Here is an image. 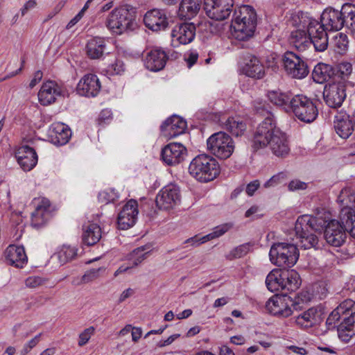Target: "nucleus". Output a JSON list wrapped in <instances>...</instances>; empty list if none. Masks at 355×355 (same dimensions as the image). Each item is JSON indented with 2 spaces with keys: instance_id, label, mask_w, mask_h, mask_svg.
<instances>
[{
  "instance_id": "20",
  "label": "nucleus",
  "mask_w": 355,
  "mask_h": 355,
  "mask_svg": "<svg viewBox=\"0 0 355 355\" xmlns=\"http://www.w3.org/2000/svg\"><path fill=\"white\" fill-rule=\"evenodd\" d=\"M138 204L135 200L131 199L123 207L119 213L117 224L121 230H128L132 227L137 219Z\"/></svg>"
},
{
  "instance_id": "34",
  "label": "nucleus",
  "mask_w": 355,
  "mask_h": 355,
  "mask_svg": "<svg viewBox=\"0 0 355 355\" xmlns=\"http://www.w3.org/2000/svg\"><path fill=\"white\" fill-rule=\"evenodd\" d=\"M202 0H182L178 15L181 19H191L198 13Z\"/></svg>"
},
{
  "instance_id": "8",
  "label": "nucleus",
  "mask_w": 355,
  "mask_h": 355,
  "mask_svg": "<svg viewBox=\"0 0 355 355\" xmlns=\"http://www.w3.org/2000/svg\"><path fill=\"white\" fill-rule=\"evenodd\" d=\"M299 255L297 246L288 243H274L269 252L270 261L282 269L293 267L297 263Z\"/></svg>"
},
{
  "instance_id": "41",
  "label": "nucleus",
  "mask_w": 355,
  "mask_h": 355,
  "mask_svg": "<svg viewBox=\"0 0 355 355\" xmlns=\"http://www.w3.org/2000/svg\"><path fill=\"white\" fill-rule=\"evenodd\" d=\"M266 285L270 292L283 291V282L282 281V269H273L267 275Z\"/></svg>"
},
{
  "instance_id": "13",
  "label": "nucleus",
  "mask_w": 355,
  "mask_h": 355,
  "mask_svg": "<svg viewBox=\"0 0 355 355\" xmlns=\"http://www.w3.org/2000/svg\"><path fill=\"white\" fill-rule=\"evenodd\" d=\"M345 4L340 10L333 8H326L321 15V24L327 31H338L346 26L347 15L345 14Z\"/></svg>"
},
{
  "instance_id": "12",
  "label": "nucleus",
  "mask_w": 355,
  "mask_h": 355,
  "mask_svg": "<svg viewBox=\"0 0 355 355\" xmlns=\"http://www.w3.org/2000/svg\"><path fill=\"white\" fill-rule=\"evenodd\" d=\"M347 85L342 83L332 82L325 85L323 90V99L330 108L338 110L345 101Z\"/></svg>"
},
{
  "instance_id": "5",
  "label": "nucleus",
  "mask_w": 355,
  "mask_h": 355,
  "mask_svg": "<svg viewBox=\"0 0 355 355\" xmlns=\"http://www.w3.org/2000/svg\"><path fill=\"white\" fill-rule=\"evenodd\" d=\"M256 26L257 14L252 6L243 5L234 10L231 27L237 40L245 41L252 37Z\"/></svg>"
},
{
  "instance_id": "57",
  "label": "nucleus",
  "mask_w": 355,
  "mask_h": 355,
  "mask_svg": "<svg viewBox=\"0 0 355 355\" xmlns=\"http://www.w3.org/2000/svg\"><path fill=\"white\" fill-rule=\"evenodd\" d=\"M259 185L260 184L259 180H254L248 184L245 190L248 195L252 196L254 193V192L258 189Z\"/></svg>"
},
{
  "instance_id": "46",
  "label": "nucleus",
  "mask_w": 355,
  "mask_h": 355,
  "mask_svg": "<svg viewBox=\"0 0 355 355\" xmlns=\"http://www.w3.org/2000/svg\"><path fill=\"white\" fill-rule=\"evenodd\" d=\"M119 198L117 192L114 189H107L98 193V201L101 203L107 204L114 202Z\"/></svg>"
},
{
  "instance_id": "17",
  "label": "nucleus",
  "mask_w": 355,
  "mask_h": 355,
  "mask_svg": "<svg viewBox=\"0 0 355 355\" xmlns=\"http://www.w3.org/2000/svg\"><path fill=\"white\" fill-rule=\"evenodd\" d=\"M187 153L186 147L181 143L172 142L162 148L161 158L166 164L175 166L184 159Z\"/></svg>"
},
{
  "instance_id": "52",
  "label": "nucleus",
  "mask_w": 355,
  "mask_h": 355,
  "mask_svg": "<svg viewBox=\"0 0 355 355\" xmlns=\"http://www.w3.org/2000/svg\"><path fill=\"white\" fill-rule=\"evenodd\" d=\"M94 333V328L93 327H89V328L85 329L79 335L78 345L81 347L85 345L89 341Z\"/></svg>"
},
{
  "instance_id": "59",
  "label": "nucleus",
  "mask_w": 355,
  "mask_h": 355,
  "mask_svg": "<svg viewBox=\"0 0 355 355\" xmlns=\"http://www.w3.org/2000/svg\"><path fill=\"white\" fill-rule=\"evenodd\" d=\"M42 72L41 71H37L35 73H34V77L31 80L30 84H29V87L30 88H33L37 84V83H39L42 78Z\"/></svg>"
},
{
  "instance_id": "4",
  "label": "nucleus",
  "mask_w": 355,
  "mask_h": 355,
  "mask_svg": "<svg viewBox=\"0 0 355 355\" xmlns=\"http://www.w3.org/2000/svg\"><path fill=\"white\" fill-rule=\"evenodd\" d=\"M311 300V295L302 291L295 295L294 298L284 294L274 295L266 303V309L271 315L284 318L293 314L294 311H300Z\"/></svg>"
},
{
  "instance_id": "15",
  "label": "nucleus",
  "mask_w": 355,
  "mask_h": 355,
  "mask_svg": "<svg viewBox=\"0 0 355 355\" xmlns=\"http://www.w3.org/2000/svg\"><path fill=\"white\" fill-rule=\"evenodd\" d=\"M233 0H204V9L207 16L216 21L227 19L232 11Z\"/></svg>"
},
{
  "instance_id": "24",
  "label": "nucleus",
  "mask_w": 355,
  "mask_h": 355,
  "mask_svg": "<svg viewBox=\"0 0 355 355\" xmlns=\"http://www.w3.org/2000/svg\"><path fill=\"white\" fill-rule=\"evenodd\" d=\"M187 122L178 115L168 118L161 125L162 135L168 138H174L185 132Z\"/></svg>"
},
{
  "instance_id": "43",
  "label": "nucleus",
  "mask_w": 355,
  "mask_h": 355,
  "mask_svg": "<svg viewBox=\"0 0 355 355\" xmlns=\"http://www.w3.org/2000/svg\"><path fill=\"white\" fill-rule=\"evenodd\" d=\"M345 14L347 15L346 27L355 39V5L345 3Z\"/></svg>"
},
{
  "instance_id": "60",
  "label": "nucleus",
  "mask_w": 355,
  "mask_h": 355,
  "mask_svg": "<svg viewBox=\"0 0 355 355\" xmlns=\"http://www.w3.org/2000/svg\"><path fill=\"white\" fill-rule=\"evenodd\" d=\"M84 16L82 12H79L73 18H72L68 24L67 25V28L70 29L72 28L74 25H76Z\"/></svg>"
},
{
  "instance_id": "21",
  "label": "nucleus",
  "mask_w": 355,
  "mask_h": 355,
  "mask_svg": "<svg viewBox=\"0 0 355 355\" xmlns=\"http://www.w3.org/2000/svg\"><path fill=\"white\" fill-rule=\"evenodd\" d=\"M54 210L49 199L42 198L31 214L32 226L37 229L42 227L51 218Z\"/></svg>"
},
{
  "instance_id": "62",
  "label": "nucleus",
  "mask_w": 355,
  "mask_h": 355,
  "mask_svg": "<svg viewBox=\"0 0 355 355\" xmlns=\"http://www.w3.org/2000/svg\"><path fill=\"white\" fill-rule=\"evenodd\" d=\"M134 293V291L132 288H128L125 290L121 294L119 297V302H122L124 300H125L127 298L132 295Z\"/></svg>"
},
{
  "instance_id": "27",
  "label": "nucleus",
  "mask_w": 355,
  "mask_h": 355,
  "mask_svg": "<svg viewBox=\"0 0 355 355\" xmlns=\"http://www.w3.org/2000/svg\"><path fill=\"white\" fill-rule=\"evenodd\" d=\"M15 156L19 164L24 171H31L37 163V155L35 150L27 145L20 146L17 149Z\"/></svg>"
},
{
  "instance_id": "37",
  "label": "nucleus",
  "mask_w": 355,
  "mask_h": 355,
  "mask_svg": "<svg viewBox=\"0 0 355 355\" xmlns=\"http://www.w3.org/2000/svg\"><path fill=\"white\" fill-rule=\"evenodd\" d=\"M106 51V41L102 37H95L86 45L87 55L91 59H99Z\"/></svg>"
},
{
  "instance_id": "16",
  "label": "nucleus",
  "mask_w": 355,
  "mask_h": 355,
  "mask_svg": "<svg viewBox=\"0 0 355 355\" xmlns=\"http://www.w3.org/2000/svg\"><path fill=\"white\" fill-rule=\"evenodd\" d=\"M180 202L179 188L170 184L164 187L157 195L155 202L159 209H173Z\"/></svg>"
},
{
  "instance_id": "42",
  "label": "nucleus",
  "mask_w": 355,
  "mask_h": 355,
  "mask_svg": "<svg viewBox=\"0 0 355 355\" xmlns=\"http://www.w3.org/2000/svg\"><path fill=\"white\" fill-rule=\"evenodd\" d=\"M226 129L233 135L239 137L246 130V124L243 121L236 118H229L225 123Z\"/></svg>"
},
{
  "instance_id": "28",
  "label": "nucleus",
  "mask_w": 355,
  "mask_h": 355,
  "mask_svg": "<svg viewBox=\"0 0 355 355\" xmlns=\"http://www.w3.org/2000/svg\"><path fill=\"white\" fill-rule=\"evenodd\" d=\"M196 31V27L193 23H182L174 27L171 37L181 44H187L193 40Z\"/></svg>"
},
{
  "instance_id": "40",
  "label": "nucleus",
  "mask_w": 355,
  "mask_h": 355,
  "mask_svg": "<svg viewBox=\"0 0 355 355\" xmlns=\"http://www.w3.org/2000/svg\"><path fill=\"white\" fill-rule=\"evenodd\" d=\"M334 81L347 85L348 78L352 72V65L350 62H343L338 66L334 67Z\"/></svg>"
},
{
  "instance_id": "26",
  "label": "nucleus",
  "mask_w": 355,
  "mask_h": 355,
  "mask_svg": "<svg viewBox=\"0 0 355 355\" xmlns=\"http://www.w3.org/2000/svg\"><path fill=\"white\" fill-rule=\"evenodd\" d=\"M244 61L242 71L245 75L254 79H261L265 76V67L257 57L247 54Z\"/></svg>"
},
{
  "instance_id": "53",
  "label": "nucleus",
  "mask_w": 355,
  "mask_h": 355,
  "mask_svg": "<svg viewBox=\"0 0 355 355\" xmlns=\"http://www.w3.org/2000/svg\"><path fill=\"white\" fill-rule=\"evenodd\" d=\"M44 282V280L38 276L29 277L25 281L26 286L29 288H36L43 284Z\"/></svg>"
},
{
  "instance_id": "45",
  "label": "nucleus",
  "mask_w": 355,
  "mask_h": 355,
  "mask_svg": "<svg viewBox=\"0 0 355 355\" xmlns=\"http://www.w3.org/2000/svg\"><path fill=\"white\" fill-rule=\"evenodd\" d=\"M250 243H245L234 248L227 255V259H239L246 255L250 250Z\"/></svg>"
},
{
  "instance_id": "11",
  "label": "nucleus",
  "mask_w": 355,
  "mask_h": 355,
  "mask_svg": "<svg viewBox=\"0 0 355 355\" xmlns=\"http://www.w3.org/2000/svg\"><path fill=\"white\" fill-rule=\"evenodd\" d=\"M337 202L340 207V219L349 228L355 220V189L351 187L343 189Z\"/></svg>"
},
{
  "instance_id": "64",
  "label": "nucleus",
  "mask_w": 355,
  "mask_h": 355,
  "mask_svg": "<svg viewBox=\"0 0 355 355\" xmlns=\"http://www.w3.org/2000/svg\"><path fill=\"white\" fill-rule=\"evenodd\" d=\"M192 314L191 309H186L177 315L178 319H184L189 318Z\"/></svg>"
},
{
  "instance_id": "23",
  "label": "nucleus",
  "mask_w": 355,
  "mask_h": 355,
  "mask_svg": "<svg viewBox=\"0 0 355 355\" xmlns=\"http://www.w3.org/2000/svg\"><path fill=\"white\" fill-rule=\"evenodd\" d=\"M101 83L96 75L88 73L85 75L78 82L76 91L83 96L95 97L101 90Z\"/></svg>"
},
{
  "instance_id": "6",
  "label": "nucleus",
  "mask_w": 355,
  "mask_h": 355,
  "mask_svg": "<svg viewBox=\"0 0 355 355\" xmlns=\"http://www.w3.org/2000/svg\"><path fill=\"white\" fill-rule=\"evenodd\" d=\"M220 171L217 160L205 153L196 156L189 166L190 175L201 182L214 180L220 174Z\"/></svg>"
},
{
  "instance_id": "14",
  "label": "nucleus",
  "mask_w": 355,
  "mask_h": 355,
  "mask_svg": "<svg viewBox=\"0 0 355 355\" xmlns=\"http://www.w3.org/2000/svg\"><path fill=\"white\" fill-rule=\"evenodd\" d=\"M282 61L286 71L292 78L301 79L306 77L309 72L307 64L293 52L286 51L283 55Z\"/></svg>"
},
{
  "instance_id": "50",
  "label": "nucleus",
  "mask_w": 355,
  "mask_h": 355,
  "mask_svg": "<svg viewBox=\"0 0 355 355\" xmlns=\"http://www.w3.org/2000/svg\"><path fill=\"white\" fill-rule=\"evenodd\" d=\"M125 70V67L123 60L116 59L114 62L107 66V71L111 75H121Z\"/></svg>"
},
{
  "instance_id": "1",
  "label": "nucleus",
  "mask_w": 355,
  "mask_h": 355,
  "mask_svg": "<svg viewBox=\"0 0 355 355\" xmlns=\"http://www.w3.org/2000/svg\"><path fill=\"white\" fill-rule=\"evenodd\" d=\"M326 221L318 223L315 217L304 215L300 216L295 225V231L300 239L301 248L310 249L317 248L318 238L313 233V231H318L320 227L324 226V238L327 243L334 247H340L347 238V233L355 238V220L349 225V228L340 219L329 220L326 225Z\"/></svg>"
},
{
  "instance_id": "58",
  "label": "nucleus",
  "mask_w": 355,
  "mask_h": 355,
  "mask_svg": "<svg viewBox=\"0 0 355 355\" xmlns=\"http://www.w3.org/2000/svg\"><path fill=\"white\" fill-rule=\"evenodd\" d=\"M180 336V334H173L170 336L167 339L160 340L158 343H157V346L159 347H163L167 345H171L176 338Z\"/></svg>"
},
{
  "instance_id": "44",
  "label": "nucleus",
  "mask_w": 355,
  "mask_h": 355,
  "mask_svg": "<svg viewBox=\"0 0 355 355\" xmlns=\"http://www.w3.org/2000/svg\"><path fill=\"white\" fill-rule=\"evenodd\" d=\"M77 255V249L71 246H63L58 252V257L60 263L63 265L65 263L73 259Z\"/></svg>"
},
{
  "instance_id": "9",
  "label": "nucleus",
  "mask_w": 355,
  "mask_h": 355,
  "mask_svg": "<svg viewBox=\"0 0 355 355\" xmlns=\"http://www.w3.org/2000/svg\"><path fill=\"white\" fill-rule=\"evenodd\" d=\"M291 101V110L296 118L304 123H311L318 115V110L313 100L305 95H294Z\"/></svg>"
},
{
  "instance_id": "51",
  "label": "nucleus",
  "mask_w": 355,
  "mask_h": 355,
  "mask_svg": "<svg viewBox=\"0 0 355 355\" xmlns=\"http://www.w3.org/2000/svg\"><path fill=\"white\" fill-rule=\"evenodd\" d=\"M335 46L338 49L337 51L339 53L345 51L348 46L347 36L343 33H339L338 36L335 37Z\"/></svg>"
},
{
  "instance_id": "18",
  "label": "nucleus",
  "mask_w": 355,
  "mask_h": 355,
  "mask_svg": "<svg viewBox=\"0 0 355 355\" xmlns=\"http://www.w3.org/2000/svg\"><path fill=\"white\" fill-rule=\"evenodd\" d=\"M324 306L319 305L295 315V318L297 324L304 328H309L320 324L324 320Z\"/></svg>"
},
{
  "instance_id": "30",
  "label": "nucleus",
  "mask_w": 355,
  "mask_h": 355,
  "mask_svg": "<svg viewBox=\"0 0 355 355\" xmlns=\"http://www.w3.org/2000/svg\"><path fill=\"white\" fill-rule=\"evenodd\" d=\"M60 96V88L54 81H47L43 83L38 93L39 101L43 105L53 103L57 97Z\"/></svg>"
},
{
  "instance_id": "22",
  "label": "nucleus",
  "mask_w": 355,
  "mask_h": 355,
  "mask_svg": "<svg viewBox=\"0 0 355 355\" xmlns=\"http://www.w3.org/2000/svg\"><path fill=\"white\" fill-rule=\"evenodd\" d=\"M168 59V55L162 48H153L146 52L144 66L151 71H159L164 68Z\"/></svg>"
},
{
  "instance_id": "55",
  "label": "nucleus",
  "mask_w": 355,
  "mask_h": 355,
  "mask_svg": "<svg viewBox=\"0 0 355 355\" xmlns=\"http://www.w3.org/2000/svg\"><path fill=\"white\" fill-rule=\"evenodd\" d=\"M232 227V225L230 223H225L221 225L216 227L212 232L213 234L215 235V239L223 235L229 230H230Z\"/></svg>"
},
{
  "instance_id": "47",
  "label": "nucleus",
  "mask_w": 355,
  "mask_h": 355,
  "mask_svg": "<svg viewBox=\"0 0 355 355\" xmlns=\"http://www.w3.org/2000/svg\"><path fill=\"white\" fill-rule=\"evenodd\" d=\"M288 179V174L286 172H280L271 177L264 184L265 188L274 187L278 184L284 183Z\"/></svg>"
},
{
  "instance_id": "3",
  "label": "nucleus",
  "mask_w": 355,
  "mask_h": 355,
  "mask_svg": "<svg viewBox=\"0 0 355 355\" xmlns=\"http://www.w3.org/2000/svg\"><path fill=\"white\" fill-rule=\"evenodd\" d=\"M329 329L337 328L343 341L348 342L355 335V302L346 299L332 311L326 320Z\"/></svg>"
},
{
  "instance_id": "29",
  "label": "nucleus",
  "mask_w": 355,
  "mask_h": 355,
  "mask_svg": "<svg viewBox=\"0 0 355 355\" xmlns=\"http://www.w3.org/2000/svg\"><path fill=\"white\" fill-rule=\"evenodd\" d=\"M6 262L16 268H23L28 258L23 246L10 245L4 252Z\"/></svg>"
},
{
  "instance_id": "61",
  "label": "nucleus",
  "mask_w": 355,
  "mask_h": 355,
  "mask_svg": "<svg viewBox=\"0 0 355 355\" xmlns=\"http://www.w3.org/2000/svg\"><path fill=\"white\" fill-rule=\"evenodd\" d=\"M132 338L134 342H137L141 336L142 330L140 327H132Z\"/></svg>"
},
{
  "instance_id": "33",
  "label": "nucleus",
  "mask_w": 355,
  "mask_h": 355,
  "mask_svg": "<svg viewBox=\"0 0 355 355\" xmlns=\"http://www.w3.org/2000/svg\"><path fill=\"white\" fill-rule=\"evenodd\" d=\"M312 78L314 82L322 84L325 82H334V67L320 62L314 67L312 72Z\"/></svg>"
},
{
  "instance_id": "36",
  "label": "nucleus",
  "mask_w": 355,
  "mask_h": 355,
  "mask_svg": "<svg viewBox=\"0 0 355 355\" xmlns=\"http://www.w3.org/2000/svg\"><path fill=\"white\" fill-rule=\"evenodd\" d=\"M282 281L283 291L289 292L296 291L301 285L302 281L298 272L295 270L282 269Z\"/></svg>"
},
{
  "instance_id": "7",
  "label": "nucleus",
  "mask_w": 355,
  "mask_h": 355,
  "mask_svg": "<svg viewBox=\"0 0 355 355\" xmlns=\"http://www.w3.org/2000/svg\"><path fill=\"white\" fill-rule=\"evenodd\" d=\"M135 10L128 5L114 8L108 15L106 26L113 33L120 35L133 30L135 25Z\"/></svg>"
},
{
  "instance_id": "39",
  "label": "nucleus",
  "mask_w": 355,
  "mask_h": 355,
  "mask_svg": "<svg viewBox=\"0 0 355 355\" xmlns=\"http://www.w3.org/2000/svg\"><path fill=\"white\" fill-rule=\"evenodd\" d=\"M101 238V229L96 223L89 224L83 229L82 239L84 244L90 246L96 244Z\"/></svg>"
},
{
  "instance_id": "31",
  "label": "nucleus",
  "mask_w": 355,
  "mask_h": 355,
  "mask_svg": "<svg viewBox=\"0 0 355 355\" xmlns=\"http://www.w3.org/2000/svg\"><path fill=\"white\" fill-rule=\"evenodd\" d=\"M334 128L336 133L343 139L348 138L354 130L352 116L340 112L335 116Z\"/></svg>"
},
{
  "instance_id": "38",
  "label": "nucleus",
  "mask_w": 355,
  "mask_h": 355,
  "mask_svg": "<svg viewBox=\"0 0 355 355\" xmlns=\"http://www.w3.org/2000/svg\"><path fill=\"white\" fill-rule=\"evenodd\" d=\"M270 101L274 105L282 107L286 112H290L291 101L293 95L291 92L282 91H270L268 94Z\"/></svg>"
},
{
  "instance_id": "63",
  "label": "nucleus",
  "mask_w": 355,
  "mask_h": 355,
  "mask_svg": "<svg viewBox=\"0 0 355 355\" xmlns=\"http://www.w3.org/2000/svg\"><path fill=\"white\" fill-rule=\"evenodd\" d=\"M220 355H235L233 351L227 346L223 345L220 347Z\"/></svg>"
},
{
  "instance_id": "32",
  "label": "nucleus",
  "mask_w": 355,
  "mask_h": 355,
  "mask_svg": "<svg viewBox=\"0 0 355 355\" xmlns=\"http://www.w3.org/2000/svg\"><path fill=\"white\" fill-rule=\"evenodd\" d=\"M49 136L53 144L62 146L69 141L71 136V132L65 124L56 123L52 124L51 126Z\"/></svg>"
},
{
  "instance_id": "2",
  "label": "nucleus",
  "mask_w": 355,
  "mask_h": 355,
  "mask_svg": "<svg viewBox=\"0 0 355 355\" xmlns=\"http://www.w3.org/2000/svg\"><path fill=\"white\" fill-rule=\"evenodd\" d=\"M264 105L255 107L257 114L265 116L254 133L252 147L254 150L269 146L273 155L278 157H286L291 148L286 135L276 128L272 114Z\"/></svg>"
},
{
  "instance_id": "48",
  "label": "nucleus",
  "mask_w": 355,
  "mask_h": 355,
  "mask_svg": "<svg viewBox=\"0 0 355 355\" xmlns=\"http://www.w3.org/2000/svg\"><path fill=\"white\" fill-rule=\"evenodd\" d=\"M150 252V247L143 245L135 249L132 252L133 256L135 257L133 261V266H137L141 263L146 258V255Z\"/></svg>"
},
{
  "instance_id": "49",
  "label": "nucleus",
  "mask_w": 355,
  "mask_h": 355,
  "mask_svg": "<svg viewBox=\"0 0 355 355\" xmlns=\"http://www.w3.org/2000/svg\"><path fill=\"white\" fill-rule=\"evenodd\" d=\"M104 270L103 268L99 267L98 268H92L85 272L82 276L80 282L77 283V285L81 284H87L96 279L99 277L100 271Z\"/></svg>"
},
{
  "instance_id": "35",
  "label": "nucleus",
  "mask_w": 355,
  "mask_h": 355,
  "mask_svg": "<svg viewBox=\"0 0 355 355\" xmlns=\"http://www.w3.org/2000/svg\"><path fill=\"white\" fill-rule=\"evenodd\" d=\"M311 35L309 33V25L307 29L297 28L291 33L290 42L300 51H303L311 45Z\"/></svg>"
},
{
  "instance_id": "54",
  "label": "nucleus",
  "mask_w": 355,
  "mask_h": 355,
  "mask_svg": "<svg viewBox=\"0 0 355 355\" xmlns=\"http://www.w3.org/2000/svg\"><path fill=\"white\" fill-rule=\"evenodd\" d=\"M288 187L291 191L304 190L306 189V184L299 180H293L289 182Z\"/></svg>"
},
{
  "instance_id": "10",
  "label": "nucleus",
  "mask_w": 355,
  "mask_h": 355,
  "mask_svg": "<svg viewBox=\"0 0 355 355\" xmlns=\"http://www.w3.org/2000/svg\"><path fill=\"white\" fill-rule=\"evenodd\" d=\"M207 145L208 150L221 159L229 158L234 150L232 137L223 131L211 135L207 140Z\"/></svg>"
},
{
  "instance_id": "25",
  "label": "nucleus",
  "mask_w": 355,
  "mask_h": 355,
  "mask_svg": "<svg viewBox=\"0 0 355 355\" xmlns=\"http://www.w3.org/2000/svg\"><path fill=\"white\" fill-rule=\"evenodd\" d=\"M144 22L148 28L153 31L165 30L168 26L164 10L159 9L148 11L144 15Z\"/></svg>"
},
{
  "instance_id": "19",
  "label": "nucleus",
  "mask_w": 355,
  "mask_h": 355,
  "mask_svg": "<svg viewBox=\"0 0 355 355\" xmlns=\"http://www.w3.org/2000/svg\"><path fill=\"white\" fill-rule=\"evenodd\" d=\"M326 31L318 21L309 20V33L311 35V45L313 44L317 51L322 52L327 49L328 36Z\"/></svg>"
},
{
  "instance_id": "56",
  "label": "nucleus",
  "mask_w": 355,
  "mask_h": 355,
  "mask_svg": "<svg viewBox=\"0 0 355 355\" xmlns=\"http://www.w3.org/2000/svg\"><path fill=\"white\" fill-rule=\"evenodd\" d=\"M198 58V53L196 51H189L187 55H185L184 60L187 64L189 68H191Z\"/></svg>"
}]
</instances>
